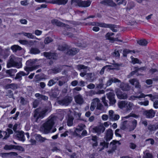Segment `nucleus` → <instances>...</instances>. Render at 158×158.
Returning <instances> with one entry per match:
<instances>
[{
	"label": "nucleus",
	"mask_w": 158,
	"mask_h": 158,
	"mask_svg": "<svg viewBox=\"0 0 158 158\" xmlns=\"http://www.w3.org/2000/svg\"><path fill=\"white\" fill-rule=\"evenodd\" d=\"M4 148H20L19 146L16 147L15 145H5Z\"/></svg>",
	"instance_id": "obj_51"
},
{
	"label": "nucleus",
	"mask_w": 158,
	"mask_h": 158,
	"mask_svg": "<svg viewBox=\"0 0 158 158\" xmlns=\"http://www.w3.org/2000/svg\"><path fill=\"white\" fill-rule=\"evenodd\" d=\"M129 82L132 85H135L136 88L140 89L141 85H139V81L136 79L133 78L129 80Z\"/></svg>",
	"instance_id": "obj_19"
},
{
	"label": "nucleus",
	"mask_w": 158,
	"mask_h": 158,
	"mask_svg": "<svg viewBox=\"0 0 158 158\" xmlns=\"http://www.w3.org/2000/svg\"><path fill=\"white\" fill-rule=\"evenodd\" d=\"M35 61L36 60H27L26 63L27 66L25 67L24 68L35 67V66H38L37 68L35 70L37 69L39 67L40 65H34L35 63Z\"/></svg>",
	"instance_id": "obj_13"
},
{
	"label": "nucleus",
	"mask_w": 158,
	"mask_h": 158,
	"mask_svg": "<svg viewBox=\"0 0 158 158\" xmlns=\"http://www.w3.org/2000/svg\"><path fill=\"white\" fill-rule=\"evenodd\" d=\"M30 52L32 54H36L40 53V51L37 48H32L30 50Z\"/></svg>",
	"instance_id": "obj_41"
},
{
	"label": "nucleus",
	"mask_w": 158,
	"mask_h": 158,
	"mask_svg": "<svg viewBox=\"0 0 158 158\" xmlns=\"http://www.w3.org/2000/svg\"><path fill=\"white\" fill-rule=\"evenodd\" d=\"M74 118L72 116H70L69 117L67 122V124L69 126H71L73 125V121Z\"/></svg>",
	"instance_id": "obj_38"
},
{
	"label": "nucleus",
	"mask_w": 158,
	"mask_h": 158,
	"mask_svg": "<svg viewBox=\"0 0 158 158\" xmlns=\"http://www.w3.org/2000/svg\"><path fill=\"white\" fill-rule=\"evenodd\" d=\"M68 0H52L48 2L53 4H57L58 5H65L67 3Z\"/></svg>",
	"instance_id": "obj_16"
},
{
	"label": "nucleus",
	"mask_w": 158,
	"mask_h": 158,
	"mask_svg": "<svg viewBox=\"0 0 158 158\" xmlns=\"http://www.w3.org/2000/svg\"><path fill=\"white\" fill-rule=\"evenodd\" d=\"M85 127V124H79L77 127L76 128L75 131L76 132H78L81 131Z\"/></svg>",
	"instance_id": "obj_33"
},
{
	"label": "nucleus",
	"mask_w": 158,
	"mask_h": 158,
	"mask_svg": "<svg viewBox=\"0 0 158 158\" xmlns=\"http://www.w3.org/2000/svg\"><path fill=\"white\" fill-rule=\"evenodd\" d=\"M95 87V85L93 83H90L87 86V87L89 89H92Z\"/></svg>",
	"instance_id": "obj_57"
},
{
	"label": "nucleus",
	"mask_w": 158,
	"mask_h": 158,
	"mask_svg": "<svg viewBox=\"0 0 158 158\" xmlns=\"http://www.w3.org/2000/svg\"><path fill=\"white\" fill-rule=\"evenodd\" d=\"M107 98L109 100V104L110 105H114L116 102V100L115 99V94L111 92H109L106 94Z\"/></svg>",
	"instance_id": "obj_8"
},
{
	"label": "nucleus",
	"mask_w": 158,
	"mask_h": 158,
	"mask_svg": "<svg viewBox=\"0 0 158 158\" xmlns=\"http://www.w3.org/2000/svg\"><path fill=\"white\" fill-rule=\"evenodd\" d=\"M37 66L35 67L31 68H24V70L27 72V73H26L24 72L20 71L16 75L15 79L18 80L19 81H21L22 79V76L27 75L29 73V72L32 71L37 68Z\"/></svg>",
	"instance_id": "obj_6"
},
{
	"label": "nucleus",
	"mask_w": 158,
	"mask_h": 158,
	"mask_svg": "<svg viewBox=\"0 0 158 158\" xmlns=\"http://www.w3.org/2000/svg\"><path fill=\"white\" fill-rule=\"evenodd\" d=\"M131 58L132 60L133 64L139 63V60L137 58H134L132 56L131 57Z\"/></svg>",
	"instance_id": "obj_56"
},
{
	"label": "nucleus",
	"mask_w": 158,
	"mask_h": 158,
	"mask_svg": "<svg viewBox=\"0 0 158 158\" xmlns=\"http://www.w3.org/2000/svg\"><path fill=\"white\" fill-rule=\"evenodd\" d=\"M56 120V118L54 116H50L47 121L44 123L40 128V131L43 133L47 134L50 132Z\"/></svg>",
	"instance_id": "obj_2"
},
{
	"label": "nucleus",
	"mask_w": 158,
	"mask_h": 158,
	"mask_svg": "<svg viewBox=\"0 0 158 158\" xmlns=\"http://www.w3.org/2000/svg\"><path fill=\"white\" fill-rule=\"evenodd\" d=\"M155 111L152 109L145 110L143 113V114L148 118H152L155 116Z\"/></svg>",
	"instance_id": "obj_11"
},
{
	"label": "nucleus",
	"mask_w": 158,
	"mask_h": 158,
	"mask_svg": "<svg viewBox=\"0 0 158 158\" xmlns=\"http://www.w3.org/2000/svg\"><path fill=\"white\" fill-rule=\"evenodd\" d=\"M22 34H23L24 36L27 37L28 38L30 39H34V37H35V36L33 35L31 33L23 32Z\"/></svg>",
	"instance_id": "obj_39"
},
{
	"label": "nucleus",
	"mask_w": 158,
	"mask_h": 158,
	"mask_svg": "<svg viewBox=\"0 0 158 158\" xmlns=\"http://www.w3.org/2000/svg\"><path fill=\"white\" fill-rule=\"evenodd\" d=\"M6 96H8L10 98H12L13 97V94L12 91L11 90H8L6 91Z\"/></svg>",
	"instance_id": "obj_45"
},
{
	"label": "nucleus",
	"mask_w": 158,
	"mask_h": 158,
	"mask_svg": "<svg viewBox=\"0 0 158 158\" xmlns=\"http://www.w3.org/2000/svg\"><path fill=\"white\" fill-rule=\"evenodd\" d=\"M118 107L121 109L125 108L127 111H130L134 106L133 103L130 102L122 101L118 103Z\"/></svg>",
	"instance_id": "obj_5"
},
{
	"label": "nucleus",
	"mask_w": 158,
	"mask_h": 158,
	"mask_svg": "<svg viewBox=\"0 0 158 158\" xmlns=\"http://www.w3.org/2000/svg\"><path fill=\"white\" fill-rule=\"evenodd\" d=\"M59 80L58 77H56L50 80L48 82V85L49 86H51L56 83V81Z\"/></svg>",
	"instance_id": "obj_31"
},
{
	"label": "nucleus",
	"mask_w": 158,
	"mask_h": 158,
	"mask_svg": "<svg viewBox=\"0 0 158 158\" xmlns=\"http://www.w3.org/2000/svg\"><path fill=\"white\" fill-rule=\"evenodd\" d=\"M132 125L129 129V131H133L136 127L137 125V121L135 119L132 121Z\"/></svg>",
	"instance_id": "obj_30"
},
{
	"label": "nucleus",
	"mask_w": 158,
	"mask_h": 158,
	"mask_svg": "<svg viewBox=\"0 0 158 158\" xmlns=\"http://www.w3.org/2000/svg\"><path fill=\"white\" fill-rule=\"evenodd\" d=\"M132 52L134 53H135L134 50H130L128 49H124L123 52V56L124 57H126L127 56V54L129 53H131Z\"/></svg>",
	"instance_id": "obj_35"
},
{
	"label": "nucleus",
	"mask_w": 158,
	"mask_h": 158,
	"mask_svg": "<svg viewBox=\"0 0 158 158\" xmlns=\"http://www.w3.org/2000/svg\"><path fill=\"white\" fill-rule=\"evenodd\" d=\"M113 132L112 130L109 129L106 130V132L105 138L107 141H109L112 138Z\"/></svg>",
	"instance_id": "obj_15"
},
{
	"label": "nucleus",
	"mask_w": 158,
	"mask_h": 158,
	"mask_svg": "<svg viewBox=\"0 0 158 158\" xmlns=\"http://www.w3.org/2000/svg\"><path fill=\"white\" fill-rule=\"evenodd\" d=\"M39 103L37 100H35L33 102V105L34 108H36L37 107Z\"/></svg>",
	"instance_id": "obj_62"
},
{
	"label": "nucleus",
	"mask_w": 158,
	"mask_h": 158,
	"mask_svg": "<svg viewBox=\"0 0 158 158\" xmlns=\"http://www.w3.org/2000/svg\"><path fill=\"white\" fill-rule=\"evenodd\" d=\"M10 88L14 90L16 89H17L19 87L17 84H10Z\"/></svg>",
	"instance_id": "obj_53"
},
{
	"label": "nucleus",
	"mask_w": 158,
	"mask_h": 158,
	"mask_svg": "<svg viewBox=\"0 0 158 158\" xmlns=\"http://www.w3.org/2000/svg\"><path fill=\"white\" fill-rule=\"evenodd\" d=\"M24 132L22 131H18L16 132L15 137L19 140L23 142L25 140Z\"/></svg>",
	"instance_id": "obj_17"
},
{
	"label": "nucleus",
	"mask_w": 158,
	"mask_h": 158,
	"mask_svg": "<svg viewBox=\"0 0 158 158\" xmlns=\"http://www.w3.org/2000/svg\"><path fill=\"white\" fill-rule=\"evenodd\" d=\"M99 83L98 84H96V88L98 89H102L104 85L103 83V80L102 78H100L98 80Z\"/></svg>",
	"instance_id": "obj_36"
},
{
	"label": "nucleus",
	"mask_w": 158,
	"mask_h": 158,
	"mask_svg": "<svg viewBox=\"0 0 158 158\" xmlns=\"http://www.w3.org/2000/svg\"><path fill=\"white\" fill-rule=\"evenodd\" d=\"M148 129L151 132L155 131L158 129V125H155L150 124L148 127Z\"/></svg>",
	"instance_id": "obj_28"
},
{
	"label": "nucleus",
	"mask_w": 158,
	"mask_h": 158,
	"mask_svg": "<svg viewBox=\"0 0 158 158\" xmlns=\"http://www.w3.org/2000/svg\"><path fill=\"white\" fill-rule=\"evenodd\" d=\"M44 55L45 57L49 59L56 60L57 58V55L55 53L45 52H44Z\"/></svg>",
	"instance_id": "obj_12"
},
{
	"label": "nucleus",
	"mask_w": 158,
	"mask_h": 158,
	"mask_svg": "<svg viewBox=\"0 0 158 158\" xmlns=\"http://www.w3.org/2000/svg\"><path fill=\"white\" fill-rule=\"evenodd\" d=\"M51 22L53 25H56L57 26L64 27L67 28L68 26V25L65 24L56 19H52Z\"/></svg>",
	"instance_id": "obj_18"
},
{
	"label": "nucleus",
	"mask_w": 158,
	"mask_h": 158,
	"mask_svg": "<svg viewBox=\"0 0 158 158\" xmlns=\"http://www.w3.org/2000/svg\"><path fill=\"white\" fill-rule=\"evenodd\" d=\"M153 106L155 108H158V100H156L154 102Z\"/></svg>",
	"instance_id": "obj_64"
},
{
	"label": "nucleus",
	"mask_w": 158,
	"mask_h": 158,
	"mask_svg": "<svg viewBox=\"0 0 158 158\" xmlns=\"http://www.w3.org/2000/svg\"><path fill=\"white\" fill-rule=\"evenodd\" d=\"M52 41V39L51 38L47 37L44 40V43L45 44H48Z\"/></svg>",
	"instance_id": "obj_55"
},
{
	"label": "nucleus",
	"mask_w": 158,
	"mask_h": 158,
	"mask_svg": "<svg viewBox=\"0 0 158 158\" xmlns=\"http://www.w3.org/2000/svg\"><path fill=\"white\" fill-rule=\"evenodd\" d=\"M51 111V108L50 107H46L44 108H38L35 109L34 111L33 116L36 118L35 121L37 122L39 118H43Z\"/></svg>",
	"instance_id": "obj_3"
},
{
	"label": "nucleus",
	"mask_w": 158,
	"mask_h": 158,
	"mask_svg": "<svg viewBox=\"0 0 158 158\" xmlns=\"http://www.w3.org/2000/svg\"><path fill=\"white\" fill-rule=\"evenodd\" d=\"M146 96L150 97L151 98L150 99L152 101H153L154 99H158V94H147L146 95Z\"/></svg>",
	"instance_id": "obj_37"
},
{
	"label": "nucleus",
	"mask_w": 158,
	"mask_h": 158,
	"mask_svg": "<svg viewBox=\"0 0 158 158\" xmlns=\"http://www.w3.org/2000/svg\"><path fill=\"white\" fill-rule=\"evenodd\" d=\"M80 1L79 0H71L72 4H74L75 5H78L79 6V4Z\"/></svg>",
	"instance_id": "obj_49"
},
{
	"label": "nucleus",
	"mask_w": 158,
	"mask_h": 158,
	"mask_svg": "<svg viewBox=\"0 0 158 158\" xmlns=\"http://www.w3.org/2000/svg\"><path fill=\"white\" fill-rule=\"evenodd\" d=\"M130 117H132L135 118H137L139 117V116L134 114L131 113L129 115L126 116L125 117V118H127Z\"/></svg>",
	"instance_id": "obj_54"
},
{
	"label": "nucleus",
	"mask_w": 158,
	"mask_h": 158,
	"mask_svg": "<svg viewBox=\"0 0 158 158\" xmlns=\"http://www.w3.org/2000/svg\"><path fill=\"white\" fill-rule=\"evenodd\" d=\"M118 98L121 99H126L127 98V95L126 93H118L116 94Z\"/></svg>",
	"instance_id": "obj_29"
},
{
	"label": "nucleus",
	"mask_w": 158,
	"mask_h": 158,
	"mask_svg": "<svg viewBox=\"0 0 158 158\" xmlns=\"http://www.w3.org/2000/svg\"><path fill=\"white\" fill-rule=\"evenodd\" d=\"M19 42L21 44L23 45H26L28 44V42L27 40H20Z\"/></svg>",
	"instance_id": "obj_58"
},
{
	"label": "nucleus",
	"mask_w": 158,
	"mask_h": 158,
	"mask_svg": "<svg viewBox=\"0 0 158 158\" xmlns=\"http://www.w3.org/2000/svg\"><path fill=\"white\" fill-rule=\"evenodd\" d=\"M146 96V95H145L143 93H140L139 95H136V98L140 99L141 98H144Z\"/></svg>",
	"instance_id": "obj_60"
},
{
	"label": "nucleus",
	"mask_w": 158,
	"mask_h": 158,
	"mask_svg": "<svg viewBox=\"0 0 158 158\" xmlns=\"http://www.w3.org/2000/svg\"><path fill=\"white\" fill-rule=\"evenodd\" d=\"M120 144L119 141H113L110 143V144H112L115 146L114 147H116L120 145Z\"/></svg>",
	"instance_id": "obj_52"
},
{
	"label": "nucleus",
	"mask_w": 158,
	"mask_h": 158,
	"mask_svg": "<svg viewBox=\"0 0 158 158\" xmlns=\"http://www.w3.org/2000/svg\"><path fill=\"white\" fill-rule=\"evenodd\" d=\"M11 49L14 52H16L18 51L21 50L22 48L18 45H15L11 47Z\"/></svg>",
	"instance_id": "obj_32"
},
{
	"label": "nucleus",
	"mask_w": 158,
	"mask_h": 158,
	"mask_svg": "<svg viewBox=\"0 0 158 158\" xmlns=\"http://www.w3.org/2000/svg\"><path fill=\"white\" fill-rule=\"evenodd\" d=\"M78 50L76 48H73L71 49H69L67 52V54L69 55H74L77 54Z\"/></svg>",
	"instance_id": "obj_26"
},
{
	"label": "nucleus",
	"mask_w": 158,
	"mask_h": 158,
	"mask_svg": "<svg viewBox=\"0 0 158 158\" xmlns=\"http://www.w3.org/2000/svg\"><path fill=\"white\" fill-rule=\"evenodd\" d=\"M102 101L103 102V103L104 104V106H106L108 107V101L106 99V98L105 97H102Z\"/></svg>",
	"instance_id": "obj_50"
},
{
	"label": "nucleus",
	"mask_w": 158,
	"mask_h": 158,
	"mask_svg": "<svg viewBox=\"0 0 158 158\" xmlns=\"http://www.w3.org/2000/svg\"><path fill=\"white\" fill-rule=\"evenodd\" d=\"M109 118L111 121H116L119 118V116L118 114H114V112L112 110L109 111Z\"/></svg>",
	"instance_id": "obj_10"
},
{
	"label": "nucleus",
	"mask_w": 158,
	"mask_h": 158,
	"mask_svg": "<svg viewBox=\"0 0 158 158\" xmlns=\"http://www.w3.org/2000/svg\"><path fill=\"white\" fill-rule=\"evenodd\" d=\"M77 68L80 71H81L82 70H83L84 72H81L80 75L82 77H85L87 81L93 82L97 78V77L94 73H87L86 70L88 71L89 70L90 68L88 66L80 64L77 65Z\"/></svg>",
	"instance_id": "obj_1"
},
{
	"label": "nucleus",
	"mask_w": 158,
	"mask_h": 158,
	"mask_svg": "<svg viewBox=\"0 0 158 158\" xmlns=\"http://www.w3.org/2000/svg\"><path fill=\"white\" fill-rule=\"evenodd\" d=\"M100 101L98 98H95L93 99V102L91 103L92 104H93L95 106H96L98 104V103Z\"/></svg>",
	"instance_id": "obj_47"
},
{
	"label": "nucleus",
	"mask_w": 158,
	"mask_h": 158,
	"mask_svg": "<svg viewBox=\"0 0 158 158\" xmlns=\"http://www.w3.org/2000/svg\"><path fill=\"white\" fill-rule=\"evenodd\" d=\"M9 60L7 64V67L9 68L12 67H15L17 68H19L22 67L21 64L17 62L18 58L13 56H11L10 57Z\"/></svg>",
	"instance_id": "obj_4"
},
{
	"label": "nucleus",
	"mask_w": 158,
	"mask_h": 158,
	"mask_svg": "<svg viewBox=\"0 0 158 158\" xmlns=\"http://www.w3.org/2000/svg\"><path fill=\"white\" fill-rule=\"evenodd\" d=\"M121 81L115 78H113L110 79L105 84L106 87L109 86L113 82L116 83L117 82H120Z\"/></svg>",
	"instance_id": "obj_20"
},
{
	"label": "nucleus",
	"mask_w": 158,
	"mask_h": 158,
	"mask_svg": "<svg viewBox=\"0 0 158 158\" xmlns=\"http://www.w3.org/2000/svg\"><path fill=\"white\" fill-rule=\"evenodd\" d=\"M74 99L76 102L78 104L81 105L84 102V100L83 97L80 94H78L74 97Z\"/></svg>",
	"instance_id": "obj_14"
},
{
	"label": "nucleus",
	"mask_w": 158,
	"mask_h": 158,
	"mask_svg": "<svg viewBox=\"0 0 158 158\" xmlns=\"http://www.w3.org/2000/svg\"><path fill=\"white\" fill-rule=\"evenodd\" d=\"M94 24H93V25H96L102 27L109 28L114 32H116L117 30L114 28L117 27V26L114 24H106L103 23L97 22L94 23Z\"/></svg>",
	"instance_id": "obj_7"
},
{
	"label": "nucleus",
	"mask_w": 158,
	"mask_h": 158,
	"mask_svg": "<svg viewBox=\"0 0 158 158\" xmlns=\"http://www.w3.org/2000/svg\"><path fill=\"white\" fill-rule=\"evenodd\" d=\"M137 43L140 45L145 46L148 44V42L145 40H141L138 41Z\"/></svg>",
	"instance_id": "obj_40"
},
{
	"label": "nucleus",
	"mask_w": 158,
	"mask_h": 158,
	"mask_svg": "<svg viewBox=\"0 0 158 158\" xmlns=\"http://www.w3.org/2000/svg\"><path fill=\"white\" fill-rule=\"evenodd\" d=\"M153 156L152 154L147 152L144 154L143 158H152Z\"/></svg>",
	"instance_id": "obj_46"
},
{
	"label": "nucleus",
	"mask_w": 158,
	"mask_h": 158,
	"mask_svg": "<svg viewBox=\"0 0 158 158\" xmlns=\"http://www.w3.org/2000/svg\"><path fill=\"white\" fill-rule=\"evenodd\" d=\"M42 33V31L38 30H36L35 32V34L37 35H40Z\"/></svg>",
	"instance_id": "obj_63"
},
{
	"label": "nucleus",
	"mask_w": 158,
	"mask_h": 158,
	"mask_svg": "<svg viewBox=\"0 0 158 158\" xmlns=\"http://www.w3.org/2000/svg\"><path fill=\"white\" fill-rule=\"evenodd\" d=\"M108 143H106L105 141H103L101 142L100 146L102 148H107L108 147Z\"/></svg>",
	"instance_id": "obj_43"
},
{
	"label": "nucleus",
	"mask_w": 158,
	"mask_h": 158,
	"mask_svg": "<svg viewBox=\"0 0 158 158\" xmlns=\"http://www.w3.org/2000/svg\"><path fill=\"white\" fill-rule=\"evenodd\" d=\"M58 48L59 50L62 51L65 50L66 47L64 46L60 45L58 46Z\"/></svg>",
	"instance_id": "obj_61"
},
{
	"label": "nucleus",
	"mask_w": 158,
	"mask_h": 158,
	"mask_svg": "<svg viewBox=\"0 0 158 158\" xmlns=\"http://www.w3.org/2000/svg\"><path fill=\"white\" fill-rule=\"evenodd\" d=\"M17 72L16 69H11L6 71V73L10 75H12V74L15 73Z\"/></svg>",
	"instance_id": "obj_44"
},
{
	"label": "nucleus",
	"mask_w": 158,
	"mask_h": 158,
	"mask_svg": "<svg viewBox=\"0 0 158 158\" xmlns=\"http://www.w3.org/2000/svg\"><path fill=\"white\" fill-rule=\"evenodd\" d=\"M100 3L104 5L113 6L115 4L111 0H103L100 2Z\"/></svg>",
	"instance_id": "obj_22"
},
{
	"label": "nucleus",
	"mask_w": 158,
	"mask_h": 158,
	"mask_svg": "<svg viewBox=\"0 0 158 158\" xmlns=\"http://www.w3.org/2000/svg\"><path fill=\"white\" fill-rule=\"evenodd\" d=\"M58 91L57 90H55L53 91L50 94V95L51 97L53 98H56L57 97L58 95L57 92Z\"/></svg>",
	"instance_id": "obj_42"
},
{
	"label": "nucleus",
	"mask_w": 158,
	"mask_h": 158,
	"mask_svg": "<svg viewBox=\"0 0 158 158\" xmlns=\"http://www.w3.org/2000/svg\"><path fill=\"white\" fill-rule=\"evenodd\" d=\"M127 121L126 120L123 121L121 124L120 128L121 130H125L127 128Z\"/></svg>",
	"instance_id": "obj_34"
},
{
	"label": "nucleus",
	"mask_w": 158,
	"mask_h": 158,
	"mask_svg": "<svg viewBox=\"0 0 158 158\" xmlns=\"http://www.w3.org/2000/svg\"><path fill=\"white\" fill-rule=\"evenodd\" d=\"M35 137L36 140L40 143L44 142L47 139L46 138L42 137L39 134L35 135Z\"/></svg>",
	"instance_id": "obj_27"
},
{
	"label": "nucleus",
	"mask_w": 158,
	"mask_h": 158,
	"mask_svg": "<svg viewBox=\"0 0 158 158\" xmlns=\"http://www.w3.org/2000/svg\"><path fill=\"white\" fill-rule=\"evenodd\" d=\"M105 129L103 126H100L98 127H96L93 128V130L98 134L103 133Z\"/></svg>",
	"instance_id": "obj_21"
},
{
	"label": "nucleus",
	"mask_w": 158,
	"mask_h": 158,
	"mask_svg": "<svg viewBox=\"0 0 158 158\" xmlns=\"http://www.w3.org/2000/svg\"><path fill=\"white\" fill-rule=\"evenodd\" d=\"M2 133L3 135H5V136L3 138V139H6L9 136V134L7 133L6 131H3Z\"/></svg>",
	"instance_id": "obj_59"
},
{
	"label": "nucleus",
	"mask_w": 158,
	"mask_h": 158,
	"mask_svg": "<svg viewBox=\"0 0 158 158\" xmlns=\"http://www.w3.org/2000/svg\"><path fill=\"white\" fill-rule=\"evenodd\" d=\"M35 96L40 100H43L44 101H47L48 100V97L40 94L39 93L35 94Z\"/></svg>",
	"instance_id": "obj_25"
},
{
	"label": "nucleus",
	"mask_w": 158,
	"mask_h": 158,
	"mask_svg": "<svg viewBox=\"0 0 158 158\" xmlns=\"http://www.w3.org/2000/svg\"><path fill=\"white\" fill-rule=\"evenodd\" d=\"M91 2L89 0L80 1L79 6L83 7H88L91 4Z\"/></svg>",
	"instance_id": "obj_24"
},
{
	"label": "nucleus",
	"mask_w": 158,
	"mask_h": 158,
	"mask_svg": "<svg viewBox=\"0 0 158 158\" xmlns=\"http://www.w3.org/2000/svg\"><path fill=\"white\" fill-rule=\"evenodd\" d=\"M119 87L122 90L126 91L130 89V86L128 84L122 82L120 85Z\"/></svg>",
	"instance_id": "obj_23"
},
{
	"label": "nucleus",
	"mask_w": 158,
	"mask_h": 158,
	"mask_svg": "<svg viewBox=\"0 0 158 158\" xmlns=\"http://www.w3.org/2000/svg\"><path fill=\"white\" fill-rule=\"evenodd\" d=\"M51 73H57L60 71V70L58 69H53L49 70Z\"/></svg>",
	"instance_id": "obj_48"
},
{
	"label": "nucleus",
	"mask_w": 158,
	"mask_h": 158,
	"mask_svg": "<svg viewBox=\"0 0 158 158\" xmlns=\"http://www.w3.org/2000/svg\"><path fill=\"white\" fill-rule=\"evenodd\" d=\"M72 100L71 98L66 97L61 100H59L58 103L61 105L68 106L71 102Z\"/></svg>",
	"instance_id": "obj_9"
}]
</instances>
